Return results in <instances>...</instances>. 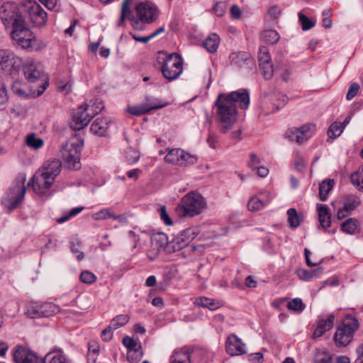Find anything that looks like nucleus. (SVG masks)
<instances>
[{
  "instance_id": "473e14b6",
  "label": "nucleus",
  "mask_w": 363,
  "mask_h": 363,
  "mask_svg": "<svg viewBox=\"0 0 363 363\" xmlns=\"http://www.w3.org/2000/svg\"><path fill=\"white\" fill-rule=\"evenodd\" d=\"M269 201V199H264L259 196H252L248 203V209L252 211H256L262 209Z\"/></svg>"
},
{
  "instance_id": "774afa93",
  "label": "nucleus",
  "mask_w": 363,
  "mask_h": 363,
  "mask_svg": "<svg viewBox=\"0 0 363 363\" xmlns=\"http://www.w3.org/2000/svg\"><path fill=\"white\" fill-rule=\"evenodd\" d=\"M357 358L354 363H363V343L360 344L356 349Z\"/></svg>"
},
{
  "instance_id": "393cba45",
  "label": "nucleus",
  "mask_w": 363,
  "mask_h": 363,
  "mask_svg": "<svg viewBox=\"0 0 363 363\" xmlns=\"http://www.w3.org/2000/svg\"><path fill=\"white\" fill-rule=\"evenodd\" d=\"M317 210L322 228L324 229L329 228L331 225V218L328 207L326 205L318 204Z\"/></svg>"
},
{
  "instance_id": "a19ab883",
  "label": "nucleus",
  "mask_w": 363,
  "mask_h": 363,
  "mask_svg": "<svg viewBox=\"0 0 363 363\" xmlns=\"http://www.w3.org/2000/svg\"><path fill=\"white\" fill-rule=\"evenodd\" d=\"M11 89L14 94L21 98H26L28 96V94L25 89V85L22 84L19 82H14L12 84Z\"/></svg>"
},
{
  "instance_id": "79ce46f5",
  "label": "nucleus",
  "mask_w": 363,
  "mask_h": 363,
  "mask_svg": "<svg viewBox=\"0 0 363 363\" xmlns=\"http://www.w3.org/2000/svg\"><path fill=\"white\" fill-rule=\"evenodd\" d=\"M344 130V125H341L340 123L334 122L329 128L328 134L330 138H336L339 137Z\"/></svg>"
},
{
  "instance_id": "de8ad7c7",
  "label": "nucleus",
  "mask_w": 363,
  "mask_h": 363,
  "mask_svg": "<svg viewBox=\"0 0 363 363\" xmlns=\"http://www.w3.org/2000/svg\"><path fill=\"white\" fill-rule=\"evenodd\" d=\"M287 307L290 310L299 312L304 309L303 301L298 298H294L292 301H289L287 304Z\"/></svg>"
},
{
  "instance_id": "aec40b11",
  "label": "nucleus",
  "mask_w": 363,
  "mask_h": 363,
  "mask_svg": "<svg viewBox=\"0 0 363 363\" xmlns=\"http://www.w3.org/2000/svg\"><path fill=\"white\" fill-rule=\"evenodd\" d=\"M360 204V199L353 194L347 195L344 198V205L337 211V217L342 220L350 216Z\"/></svg>"
},
{
  "instance_id": "9d476101",
  "label": "nucleus",
  "mask_w": 363,
  "mask_h": 363,
  "mask_svg": "<svg viewBox=\"0 0 363 363\" xmlns=\"http://www.w3.org/2000/svg\"><path fill=\"white\" fill-rule=\"evenodd\" d=\"M95 116L94 106L84 104L74 113L70 126L74 130H79L86 126Z\"/></svg>"
},
{
  "instance_id": "a211bd4d",
  "label": "nucleus",
  "mask_w": 363,
  "mask_h": 363,
  "mask_svg": "<svg viewBox=\"0 0 363 363\" xmlns=\"http://www.w3.org/2000/svg\"><path fill=\"white\" fill-rule=\"evenodd\" d=\"M137 16L145 23H152L158 16V11L155 4L151 2H143L136 6Z\"/></svg>"
},
{
  "instance_id": "dca6fc26",
  "label": "nucleus",
  "mask_w": 363,
  "mask_h": 363,
  "mask_svg": "<svg viewBox=\"0 0 363 363\" xmlns=\"http://www.w3.org/2000/svg\"><path fill=\"white\" fill-rule=\"evenodd\" d=\"M288 102L286 96L277 93L265 96L262 102L263 108L266 113H273L280 108L284 106Z\"/></svg>"
},
{
  "instance_id": "20e7f679",
  "label": "nucleus",
  "mask_w": 363,
  "mask_h": 363,
  "mask_svg": "<svg viewBox=\"0 0 363 363\" xmlns=\"http://www.w3.org/2000/svg\"><path fill=\"white\" fill-rule=\"evenodd\" d=\"M206 206L205 199L196 191H191L183 196L177 210L184 216L193 217L202 213Z\"/></svg>"
},
{
  "instance_id": "680f3d73",
  "label": "nucleus",
  "mask_w": 363,
  "mask_h": 363,
  "mask_svg": "<svg viewBox=\"0 0 363 363\" xmlns=\"http://www.w3.org/2000/svg\"><path fill=\"white\" fill-rule=\"evenodd\" d=\"M277 71H280V75L281 76L282 79L285 81H287L291 73H292V71H291V67L286 64V66L284 67H283L282 69H277Z\"/></svg>"
},
{
  "instance_id": "58836bf2",
  "label": "nucleus",
  "mask_w": 363,
  "mask_h": 363,
  "mask_svg": "<svg viewBox=\"0 0 363 363\" xmlns=\"http://www.w3.org/2000/svg\"><path fill=\"white\" fill-rule=\"evenodd\" d=\"M263 39L270 43L275 44L280 38L279 34L274 30H267L262 33Z\"/></svg>"
},
{
  "instance_id": "4468645a",
  "label": "nucleus",
  "mask_w": 363,
  "mask_h": 363,
  "mask_svg": "<svg viewBox=\"0 0 363 363\" xmlns=\"http://www.w3.org/2000/svg\"><path fill=\"white\" fill-rule=\"evenodd\" d=\"M13 358L15 363H45V359H40L29 349L16 346L13 350Z\"/></svg>"
},
{
  "instance_id": "6ab92c4d",
  "label": "nucleus",
  "mask_w": 363,
  "mask_h": 363,
  "mask_svg": "<svg viewBox=\"0 0 363 363\" xmlns=\"http://www.w3.org/2000/svg\"><path fill=\"white\" fill-rule=\"evenodd\" d=\"M225 350L230 356L242 355L247 352L245 343L235 334L228 336L225 341Z\"/></svg>"
},
{
  "instance_id": "c85d7f7f",
  "label": "nucleus",
  "mask_w": 363,
  "mask_h": 363,
  "mask_svg": "<svg viewBox=\"0 0 363 363\" xmlns=\"http://www.w3.org/2000/svg\"><path fill=\"white\" fill-rule=\"evenodd\" d=\"M169 360L170 363H190V356L186 350H174Z\"/></svg>"
},
{
  "instance_id": "c756f323",
  "label": "nucleus",
  "mask_w": 363,
  "mask_h": 363,
  "mask_svg": "<svg viewBox=\"0 0 363 363\" xmlns=\"http://www.w3.org/2000/svg\"><path fill=\"white\" fill-rule=\"evenodd\" d=\"M333 179H325L319 185V196L321 201H325L329 192L333 189L334 186Z\"/></svg>"
},
{
  "instance_id": "423d86ee",
  "label": "nucleus",
  "mask_w": 363,
  "mask_h": 363,
  "mask_svg": "<svg viewBox=\"0 0 363 363\" xmlns=\"http://www.w3.org/2000/svg\"><path fill=\"white\" fill-rule=\"evenodd\" d=\"M358 320L352 315H347L342 320V325L337 328L334 340L339 346H347L353 339L354 333L358 330Z\"/></svg>"
},
{
  "instance_id": "f704fd0d",
  "label": "nucleus",
  "mask_w": 363,
  "mask_h": 363,
  "mask_svg": "<svg viewBox=\"0 0 363 363\" xmlns=\"http://www.w3.org/2000/svg\"><path fill=\"white\" fill-rule=\"evenodd\" d=\"M26 143L29 147L38 150L43 146L44 141L42 138L36 137L34 133H30L27 135Z\"/></svg>"
},
{
  "instance_id": "f3484780",
  "label": "nucleus",
  "mask_w": 363,
  "mask_h": 363,
  "mask_svg": "<svg viewBox=\"0 0 363 363\" xmlns=\"http://www.w3.org/2000/svg\"><path fill=\"white\" fill-rule=\"evenodd\" d=\"M23 70L26 79L31 83L44 77L41 66L30 58L26 59L23 63Z\"/></svg>"
},
{
  "instance_id": "cd10ccee",
  "label": "nucleus",
  "mask_w": 363,
  "mask_h": 363,
  "mask_svg": "<svg viewBox=\"0 0 363 363\" xmlns=\"http://www.w3.org/2000/svg\"><path fill=\"white\" fill-rule=\"evenodd\" d=\"M219 43V36L216 33H211L203 42V45L209 52L214 53L217 51Z\"/></svg>"
},
{
  "instance_id": "13d9d810",
  "label": "nucleus",
  "mask_w": 363,
  "mask_h": 363,
  "mask_svg": "<svg viewBox=\"0 0 363 363\" xmlns=\"http://www.w3.org/2000/svg\"><path fill=\"white\" fill-rule=\"evenodd\" d=\"M123 345L127 348L129 350V351L132 350H134L135 347H136L137 345V342H135V340L129 337V336H125L123 338Z\"/></svg>"
},
{
  "instance_id": "4d7b16f0",
  "label": "nucleus",
  "mask_w": 363,
  "mask_h": 363,
  "mask_svg": "<svg viewBox=\"0 0 363 363\" xmlns=\"http://www.w3.org/2000/svg\"><path fill=\"white\" fill-rule=\"evenodd\" d=\"M359 90V85L357 83H352L348 89L346 98L347 100L352 99L355 96H357L358 91Z\"/></svg>"
},
{
  "instance_id": "0eeeda50",
  "label": "nucleus",
  "mask_w": 363,
  "mask_h": 363,
  "mask_svg": "<svg viewBox=\"0 0 363 363\" xmlns=\"http://www.w3.org/2000/svg\"><path fill=\"white\" fill-rule=\"evenodd\" d=\"M25 181L26 177L20 176L16 184L9 189L3 198L2 203L9 211H13L22 202L26 191Z\"/></svg>"
},
{
  "instance_id": "bb28decb",
  "label": "nucleus",
  "mask_w": 363,
  "mask_h": 363,
  "mask_svg": "<svg viewBox=\"0 0 363 363\" xmlns=\"http://www.w3.org/2000/svg\"><path fill=\"white\" fill-rule=\"evenodd\" d=\"M194 304L197 306L206 308L211 311L216 310L221 306L220 302L204 296L196 298L194 301Z\"/></svg>"
},
{
  "instance_id": "09e8293b",
  "label": "nucleus",
  "mask_w": 363,
  "mask_h": 363,
  "mask_svg": "<svg viewBox=\"0 0 363 363\" xmlns=\"http://www.w3.org/2000/svg\"><path fill=\"white\" fill-rule=\"evenodd\" d=\"M96 279V276L89 271H84L81 273L80 275V280L82 282L86 284H91L94 283Z\"/></svg>"
},
{
  "instance_id": "7ed1b4c3",
  "label": "nucleus",
  "mask_w": 363,
  "mask_h": 363,
  "mask_svg": "<svg viewBox=\"0 0 363 363\" xmlns=\"http://www.w3.org/2000/svg\"><path fill=\"white\" fill-rule=\"evenodd\" d=\"M83 144L84 141L81 137L74 135L62 145V157L69 169L74 170L80 169V156Z\"/></svg>"
},
{
  "instance_id": "0e129e2a",
  "label": "nucleus",
  "mask_w": 363,
  "mask_h": 363,
  "mask_svg": "<svg viewBox=\"0 0 363 363\" xmlns=\"http://www.w3.org/2000/svg\"><path fill=\"white\" fill-rule=\"evenodd\" d=\"M113 330L110 328V325H108L106 328L102 330L101 338L106 342L111 340L113 337Z\"/></svg>"
},
{
  "instance_id": "e433bc0d",
  "label": "nucleus",
  "mask_w": 363,
  "mask_h": 363,
  "mask_svg": "<svg viewBox=\"0 0 363 363\" xmlns=\"http://www.w3.org/2000/svg\"><path fill=\"white\" fill-rule=\"evenodd\" d=\"M129 320L130 318L128 315H118L116 318L112 319L109 325L110 328H112L113 330H116L126 325L128 323Z\"/></svg>"
},
{
  "instance_id": "f8f14e48",
  "label": "nucleus",
  "mask_w": 363,
  "mask_h": 363,
  "mask_svg": "<svg viewBox=\"0 0 363 363\" xmlns=\"http://www.w3.org/2000/svg\"><path fill=\"white\" fill-rule=\"evenodd\" d=\"M52 177H47L38 169L28 185L32 186L33 191L37 194H45L53 184Z\"/></svg>"
},
{
  "instance_id": "c03bdc74",
  "label": "nucleus",
  "mask_w": 363,
  "mask_h": 363,
  "mask_svg": "<svg viewBox=\"0 0 363 363\" xmlns=\"http://www.w3.org/2000/svg\"><path fill=\"white\" fill-rule=\"evenodd\" d=\"M332 356L326 352H317L314 357V363H331Z\"/></svg>"
},
{
  "instance_id": "6e6552de",
  "label": "nucleus",
  "mask_w": 363,
  "mask_h": 363,
  "mask_svg": "<svg viewBox=\"0 0 363 363\" xmlns=\"http://www.w3.org/2000/svg\"><path fill=\"white\" fill-rule=\"evenodd\" d=\"M163 77L169 81L177 79L183 71V60L176 52L167 55L162 63Z\"/></svg>"
},
{
  "instance_id": "f03ea898",
  "label": "nucleus",
  "mask_w": 363,
  "mask_h": 363,
  "mask_svg": "<svg viewBox=\"0 0 363 363\" xmlns=\"http://www.w3.org/2000/svg\"><path fill=\"white\" fill-rule=\"evenodd\" d=\"M250 94L247 89H239L230 94H220L216 102V118L219 130L226 133L230 130L237 121L238 106L242 109L248 108Z\"/></svg>"
},
{
  "instance_id": "b1692460",
  "label": "nucleus",
  "mask_w": 363,
  "mask_h": 363,
  "mask_svg": "<svg viewBox=\"0 0 363 363\" xmlns=\"http://www.w3.org/2000/svg\"><path fill=\"white\" fill-rule=\"evenodd\" d=\"M110 122L111 121L108 118H96L91 125V133L98 136L105 135Z\"/></svg>"
},
{
  "instance_id": "9b49d317",
  "label": "nucleus",
  "mask_w": 363,
  "mask_h": 363,
  "mask_svg": "<svg viewBox=\"0 0 363 363\" xmlns=\"http://www.w3.org/2000/svg\"><path fill=\"white\" fill-rule=\"evenodd\" d=\"M164 161L177 166H187L196 162L195 155H190L180 148L169 149Z\"/></svg>"
},
{
  "instance_id": "72a5a7b5",
  "label": "nucleus",
  "mask_w": 363,
  "mask_h": 363,
  "mask_svg": "<svg viewBox=\"0 0 363 363\" xmlns=\"http://www.w3.org/2000/svg\"><path fill=\"white\" fill-rule=\"evenodd\" d=\"M350 181L359 191H363V165L351 174Z\"/></svg>"
},
{
  "instance_id": "49530a36",
  "label": "nucleus",
  "mask_w": 363,
  "mask_h": 363,
  "mask_svg": "<svg viewBox=\"0 0 363 363\" xmlns=\"http://www.w3.org/2000/svg\"><path fill=\"white\" fill-rule=\"evenodd\" d=\"M298 19L303 30H308L315 26V23L302 13H298Z\"/></svg>"
},
{
  "instance_id": "a18cd8bd",
  "label": "nucleus",
  "mask_w": 363,
  "mask_h": 363,
  "mask_svg": "<svg viewBox=\"0 0 363 363\" xmlns=\"http://www.w3.org/2000/svg\"><path fill=\"white\" fill-rule=\"evenodd\" d=\"M152 243L156 245L159 250L164 249L167 244V238L164 233L159 234L152 238Z\"/></svg>"
},
{
  "instance_id": "6e6d98bb",
  "label": "nucleus",
  "mask_w": 363,
  "mask_h": 363,
  "mask_svg": "<svg viewBox=\"0 0 363 363\" xmlns=\"http://www.w3.org/2000/svg\"><path fill=\"white\" fill-rule=\"evenodd\" d=\"M225 10L226 5L224 2H216L213 7V11L216 16L219 17H221L225 14Z\"/></svg>"
},
{
  "instance_id": "4be33fe9",
  "label": "nucleus",
  "mask_w": 363,
  "mask_h": 363,
  "mask_svg": "<svg viewBox=\"0 0 363 363\" xmlns=\"http://www.w3.org/2000/svg\"><path fill=\"white\" fill-rule=\"evenodd\" d=\"M335 316L333 314L319 317L317 327L313 333L314 337L322 336L326 331L329 330L333 326Z\"/></svg>"
},
{
  "instance_id": "bf43d9fd",
  "label": "nucleus",
  "mask_w": 363,
  "mask_h": 363,
  "mask_svg": "<svg viewBox=\"0 0 363 363\" xmlns=\"http://www.w3.org/2000/svg\"><path fill=\"white\" fill-rule=\"evenodd\" d=\"M160 218L163 220V222L167 225H172V221L171 218H169V216L167 214V212L165 206H162L160 208Z\"/></svg>"
},
{
  "instance_id": "5fc2aeb1",
  "label": "nucleus",
  "mask_w": 363,
  "mask_h": 363,
  "mask_svg": "<svg viewBox=\"0 0 363 363\" xmlns=\"http://www.w3.org/2000/svg\"><path fill=\"white\" fill-rule=\"evenodd\" d=\"M125 157L129 162L134 163L138 161L140 158V155L139 152L135 150L129 148L126 151Z\"/></svg>"
},
{
  "instance_id": "39448f33",
  "label": "nucleus",
  "mask_w": 363,
  "mask_h": 363,
  "mask_svg": "<svg viewBox=\"0 0 363 363\" xmlns=\"http://www.w3.org/2000/svg\"><path fill=\"white\" fill-rule=\"evenodd\" d=\"M18 9L28 24L30 23L35 27H42L45 25L48 20L47 13L35 0L26 1L21 9L18 8Z\"/></svg>"
},
{
  "instance_id": "e2e57ef3",
  "label": "nucleus",
  "mask_w": 363,
  "mask_h": 363,
  "mask_svg": "<svg viewBox=\"0 0 363 363\" xmlns=\"http://www.w3.org/2000/svg\"><path fill=\"white\" fill-rule=\"evenodd\" d=\"M8 94L6 86L3 83H0V104H4L8 101Z\"/></svg>"
},
{
  "instance_id": "3c124183",
  "label": "nucleus",
  "mask_w": 363,
  "mask_h": 363,
  "mask_svg": "<svg viewBox=\"0 0 363 363\" xmlns=\"http://www.w3.org/2000/svg\"><path fill=\"white\" fill-rule=\"evenodd\" d=\"M84 209L83 207H76L72 208L68 215L63 216L57 219V222L59 223H62L67 220H68L71 217L75 216L78 213H79Z\"/></svg>"
},
{
  "instance_id": "c9c22d12",
  "label": "nucleus",
  "mask_w": 363,
  "mask_h": 363,
  "mask_svg": "<svg viewBox=\"0 0 363 363\" xmlns=\"http://www.w3.org/2000/svg\"><path fill=\"white\" fill-rule=\"evenodd\" d=\"M357 228V220L355 218H348L341 224V230L345 233L352 235Z\"/></svg>"
},
{
  "instance_id": "ddd939ff",
  "label": "nucleus",
  "mask_w": 363,
  "mask_h": 363,
  "mask_svg": "<svg viewBox=\"0 0 363 363\" xmlns=\"http://www.w3.org/2000/svg\"><path fill=\"white\" fill-rule=\"evenodd\" d=\"M315 127L313 124H306L300 128H292L287 131L286 136L291 141L301 144L311 137Z\"/></svg>"
},
{
  "instance_id": "2eb2a0df",
  "label": "nucleus",
  "mask_w": 363,
  "mask_h": 363,
  "mask_svg": "<svg viewBox=\"0 0 363 363\" xmlns=\"http://www.w3.org/2000/svg\"><path fill=\"white\" fill-rule=\"evenodd\" d=\"M259 67L264 78L269 79L273 77L274 68L272 64L269 49L265 46H260L257 56Z\"/></svg>"
},
{
  "instance_id": "864d4df0",
  "label": "nucleus",
  "mask_w": 363,
  "mask_h": 363,
  "mask_svg": "<svg viewBox=\"0 0 363 363\" xmlns=\"http://www.w3.org/2000/svg\"><path fill=\"white\" fill-rule=\"evenodd\" d=\"M26 313L28 315H29L31 318H37L42 317L41 314L40 313V305L28 306Z\"/></svg>"
},
{
  "instance_id": "412c9836",
  "label": "nucleus",
  "mask_w": 363,
  "mask_h": 363,
  "mask_svg": "<svg viewBox=\"0 0 363 363\" xmlns=\"http://www.w3.org/2000/svg\"><path fill=\"white\" fill-rule=\"evenodd\" d=\"M167 103L159 101L152 104H143L139 106H128V111L133 116H141L148 113L151 110L159 109L165 107Z\"/></svg>"
},
{
  "instance_id": "4c0bfd02",
  "label": "nucleus",
  "mask_w": 363,
  "mask_h": 363,
  "mask_svg": "<svg viewBox=\"0 0 363 363\" xmlns=\"http://www.w3.org/2000/svg\"><path fill=\"white\" fill-rule=\"evenodd\" d=\"M249 55L244 52H233L229 56L230 64L240 65L247 60Z\"/></svg>"
},
{
  "instance_id": "a878e982",
  "label": "nucleus",
  "mask_w": 363,
  "mask_h": 363,
  "mask_svg": "<svg viewBox=\"0 0 363 363\" xmlns=\"http://www.w3.org/2000/svg\"><path fill=\"white\" fill-rule=\"evenodd\" d=\"M323 272V269L321 267L312 270L300 269L297 271V275L301 280L308 281L318 278Z\"/></svg>"
},
{
  "instance_id": "5701e85b",
  "label": "nucleus",
  "mask_w": 363,
  "mask_h": 363,
  "mask_svg": "<svg viewBox=\"0 0 363 363\" xmlns=\"http://www.w3.org/2000/svg\"><path fill=\"white\" fill-rule=\"evenodd\" d=\"M47 177H52L55 181L56 177L60 173L62 164L59 160H48L38 169Z\"/></svg>"
},
{
  "instance_id": "ea45409f",
  "label": "nucleus",
  "mask_w": 363,
  "mask_h": 363,
  "mask_svg": "<svg viewBox=\"0 0 363 363\" xmlns=\"http://www.w3.org/2000/svg\"><path fill=\"white\" fill-rule=\"evenodd\" d=\"M143 355V350L141 347L139 346L138 348H135L129 351L128 353L127 359L130 363H138L142 359Z\"/></svg>"
},
{
  "instance_id": "8fccbe9b",
  "label": "nucleus",
  "mask_w": 363,
  "mask_h": 363,
  "mask_svg": "<svg viewBox=\"0 0 363 363\" xmlns=\"http://www.w3.org/2000/svg\"><path fill=\"white\" fill-rule=\"evenodd\" d=\"M45 358H49V363H67L66 358L61 354L48 353Z\"/></svg>"
},
{
  "instance_id": "37998d69",
  "label": "nucleus",
  "mask_w": 363,
  "mask_h": 363,
  "mask_svg": "<svg viewBox=\"0 0 363 363\" xmlns=\"http://www.w3.org/2000/svg\"><path fill=\"white\" fill-rule=\"evenodd\" d=\"M288 222L291 228H296L300 225V219L295 208L287 211Z\"/></svg>"
},
{
  "instance_id": "338daca9",
  "label": "nucleus",
  "mask_w": 363,
  "mask_h": 363,
  "mask_svg": "<svg viewBox=\"0 0 363 363\" xmlns=\"http://www.w3.org/2000/svg\"><path fill=\"white\" fill-rule=\"evenodd\" d=\"M259 164V160L257 157V156L255 153H251L250 157V161L248 162V166L254 169L258 167Z\"/></svg>"
},
{
  "instance_id": "1a4fd4ad",
  "label": "nucleus",
  "mask_w": 363,
  "mask_h": 363,
  "mask_svg": "<svg viewBox=\"0 0 363 363\" xmlns=\"http://www.w3.org/2000/svg\"><path fill=\"white\" fill-rule=\"evenodd\" d=\"M21 65V59L10 50H0V69L6 74L13 76L18 72Z\"/></svg>"
},
{
  "instance_id": "69168bd1",
  "label": "nucleus",
  "mask_w": 363,
  "mask_h": 363,
  "mask_svg": "<svg viewBox=\"0 0 363 363\" xmlns=\"http://www.w3.org/2000/svg\"><path fill=\"white\" fill-rule=\"evenodd\" d=\"M306 162L301 157H298L295 160V167L298 172H303L306 167Z\"/></svg>"
},
{
  "instance_id": "2f4dec72",
  "label": "nucleus",
  "mask_w": 363,
  "mask_h": 363,
  "mask_svg": "<svg viewBox=\"0 0 363 363\" xmlns=\"http://www.w3.org/2000/svg\"><path fill=\"white\" fill-rule=\"evenodd\" d=\"M92 218L95 220H106L108 218H113L114 220H121L122 219L121 216H115L111 209L110 208H103L101 211L94 213L92 215Z\"/></svg>"
},
{
  "instance_id": "7c9ffc66",
  "label": "nucleus",
  "mask_w": 363,
  "mask_h": 363,
  "mask_svg": "<svg viewBox=\"0 0 363 363\" xmlns=\"http://www.w3.org/2000/svg\"><path fill=\"white\" fill-rule=\"evenodd\" d=\"M60 311L58 306L52 303H45L40 305V313L42 317H50Z\"/></svg>"
},
{
  "instance_id": "603ef678",
  "label": "nucleus",
  "mask_w": 363,
  "mask_h": 363,
  "mask_svg": "<svg viewBox=\"0 0 363 363\" xmlns=\"http://www.w3.org/2000/svg\"><path fill=\"white\" fill-rule=\"evenodd\" d=\"M131 0H124L122 6L121 16L120 19L119 25H121L125 18H128L130 15V10L128 6L129 3Z\"/></svg>"
},
{
  "instance_id": "f257e3e1",
  "label": "nucleus",
  "mask_w": 363,
  "mask_h": 363,
  "mask_svg": "<svg viewBox=\"0 0 363 363\" xmlns=\"http://www.w3.org/2000/svg\"><path fill=\"white\" fill-rule=\"evenodd\" d=\"M0 17L6 28H12L11 36L21 48L40 51L46 47L45 43L29 29L26 20L15 4H3L0 9Z\"/></svg>"
},
{
  "instance_id": "052dcab7",
  "label": "nucleus",
  "mask_w": 363,
  "mask_h": 363,
  "mask_svg": "<svg viewBox=\"0 0 363 363\" xmlns=\"http://www.w3.org/2000/svg\"><path fill=\"white\" fill-rule=\"evenodd\" d=\"M182 249V247L179 245L178 242L175 243L174 241L172 242H167V244L164 247V250L167 253L174 252L176 251H179Z\"/></svg>"
}]
</instances>
